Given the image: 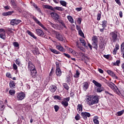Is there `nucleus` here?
Masks as SVG:
<instances>
[{
	"label": "nucleus",
	"instance_id": "b1692460",
	"mask_svg": "<svg viewBox=\"0 0 124 124\" xmlns=\"http://www.w3.org/2000/svg\"><path fill=\"white\" fill-rule=\"evenodd\" d=\"M48 24L53 28V29H57L58 25L57 24H54L52 22H51L50 21H48Z\"/></svg>",
	"mask_w": 124,
	"mask_h": 124
},
{
	"label": "nucleus",
	"instance_id": "a211bd4d",
	"mask_svg": "<svg viewBox=\"0 0 124 124\" xmlns=\"http://www.w3.org/2000/svg\"><path fill=\"white\" fill-rule=\"evenodd\" d=\"M27 32L28 34H29V35H30V36H31V37H32V38H34V39H36L37 38L36 36L34 35V34H33V33H32L31 31L28 30Z\"/></svg>",
	"mask_w": 124,
	"mask_h": 124
},
{
	"label": "nucleus",
	"instance_id": "39448f33",
	"mask_svg": "<svg viewBox=\"0 0 124 124\" xmlns=\"http://www.w3.org/2000/svg\"><path fill=\"white\" fill-rule=\"evenodd\" d=\"M86 101L87 104L89 105V106H92V105H93V95H89L86 98Z\"/></svg>",
	"mask_w": 124,
	"mask_h": 124
},
{
	"label": "nucleus",
	"instance_id": "79ce46f5",
	"mask_svg": "<svg viewBox=\"0 0 124 124\" xmlns=\"http://www.w3.org/2000/svg\"><path fill=\"white\" fill-rule=\"evenodd\" d=\"M9 93L11 95H14V94H15V90H10Z\"/></svg>",
	"mask_w": 124,
	"mask_h": 124
},
{
	"label": "nucleus",
	"instance_id": "09e8293b",
	"mask_svg": "<svg viewBox=\"0 0 124 124\" xmlns=\"http://www.w3.org/2000/svg\"><path fill=\"white\" fill-rule=\"evenodd\" d=\"M121 50L122 52H124V42L122 43L121 46Z\"/></svg>",
	"mask_w": 124,
	"mask_h": 124
},
{
	"label": "nucleus",
	"instance_id": "20e7f679",
	"mask_svg": "<svg viewBox=\"0 0 124 124\" xmlns=\"http://www.w3.org/2000/svg\"><path fill=\"white\" fill-rule=\"evenodd\" d=\"M109 35L111 37V39L113 42H116V41H117V38H118V32L116 31L111 32Z\"/></svg>",
	"mask_w": 124,
	"mask_h": 124
},
{
	"label": "nucleus",
	"instance_id": "f8f14e48",
	"mask_svg": "<svg viewBox=\"0 0 124 124\" xmlns=\"http://www.w3.org/2000/svg\"><path fill=\"white\" fill-rule=\"evenodd\" d=\"M21 21L20 20L17 19H12L11 20V25L12 26H15V25H19L21 23Z\"/></svg>",
	"mask_w": 124,
	"mask_h": 124
},
{
	"label": "nucleus",
	"instance_id": "a19ab883",
	"mask_svg": "<svg viewBox=\"0 0 124 124\" xmlns=\"http://www.w3.org/2000/svg\"><path fill=\"white\" fill-rule=\"evenodd\" d=\"M101 18V13H98L97 15V21H100Z\"/></svg>",
	"mask_w": 124,
	"mask_h": 124
},
{
	"label": "nucleus",
	"instance_id": "69168bd1",
	"mask_svg": "<svg viewBox=\"0 0 124 124\" xmlns=\"http://www.w3.org/2000/svg\"><path fill=\"white\" fill-rule=\"evenodd\" d=\"M117 51H118V50H117V49L114 48V49H113V52H112L113 54V55H116V54H117Z\"/></svg>",
	"mask_w": 124,
	"mask_h": 124
},
{
	"label": "nucleus",
	"instance_id": "de8ad7c7",
	"mask_svg": "<svg viewBox=\"0 0 124 124\" xmlns=\"http://www.w3.org/2000/svg\"><path fill=\"white\" fill-rule=\"evenodd\" d=\"M54 108L55 109V112H58V111H59V109H60V107L58 105L54 106Z\"/></svg>",
	"mask_w": 124,
	"mask_h": 124
},
{
	"label": "nucleus",
	"instance_id": "e2e57ef3",
	"mask_svg": "<svg viewBox=\"0 0 124 124\" xmlns=\"http://www.w3.org/2000/svg\"><path fill=\"white\" fill-rule=\"evenodd\" d=\"M76 11L79 12V11H81L82 10V7H78L76 8Z\"/></svg>",
	"mask_w": 124,
	"mask_h": 124
},
{
	"label": "nucleus",
	"instance_id": "c85d7f7f",
	"mask_svg": "<svg viewBox=\"0 0 124 124\" xmlns=\"http://www.w3.org/2000/svg\"><path fill=\"white\" fill-rule=\"evenodd\" d=\"M14 13V11H9L8 12L3 13L2 14L3 16H8L9 15H11V14Z\"/></svg>",
	"mask_w": 124,
	"mask_h": 124
},
{
	"label": "nucleus",
	"instance_id": "f03ea898",
	"mask_svg": "<svg viewBox=\"0 0 124 124\" xmlns=\"http://www.w3.org/2000/svg\"><path fill=\"white\" fill-rule=\"evenodd\" d=\"M52 33L54 34L55 36V38L58 39L59 41H63L64 40V37L62 36V35L60 33V32H58L55 30L51 31Z\"/></svg>",
	"mask_w": 124,
	"mask_h": 124
},
{
	"label": "nucleus",
	"instance_id": "5701e85b",
	"mask_svg": "<svg viewBox=\"0 0 124 124\" xmlns=\"http://www.w3.org/2000/svg\"><path fill=\"white\" fill-rule=\"evenodd\" d=\"M54 10H58V11H63L64 9L62 8V7L56 6L53 8V11Z\"/></svg>",
	"mask_w": 124,
	"mask_h": 124
},
{
	"label": "nucleus",
	"instance_id": "052dcab7",
	"mask_svg": "<svg viewBox=\"0 0 124 124\" xmlns=\"http://www.w3.org/2000/svg\"><path fill=\"white\" fill-rule=\"evenodd\" d=\"M66 81H67V83H69V82H70V81H71L70 80V76H67Z\"/></svg>",
	"mask_w": 124,
	"mask_h": 124
},
{
	"label": "nucleus",
	"instance_id": "6ab92c4d",
	"mask_svg": "<svg viewBox=\"0 0 124 124\" xmlns=\"http://www.w3.org/2000/svg\"><path fill=\"white\" fill-rule=\"evenodd\" d=\"M77 110L78 113H81L83 111V105L81 104H78V105Z\"/></svg>",
	"mask_w": 124,
	"mask_h": 124
},
{
	"label": "nucleus",
	"instance_id": "e433bc0d",
	"mask_svg": "<svg viewBox=\"0 0 124 124\" xmlns=\"http://www.w3.org/2000/svg\"><path fill=\"white\" fill-rule=\"evenodd\" d=\"M79 76H80V73L79 72V71L77 70L76 74L74 76V78H79Z\"/></svg>",
	"mask_w": 124,
	"mask_h": 124
},
{
	"label": "nucleus",
	"instance_id": "37998d69",
	"mask_svg": "<svg viewBox=\"0 0 124 124\" xmlns=\"http://www.w3.org/2000/svg\"><path fill=\"white\" fill-rule=\"evenodd\" d=\"M63 88H64V89H65V90H67V91H68V90L69 89V87L66 83H63Z\"/></svg>",
	"mask_w": 124,
	"mask_h": 124
},
{
	"label": "nucleus",
	"instance_id": "ddd939ff",
	"mask_svg": "<svg viewBox=\"0 0 124 124\" xmlns=\"http://www.w3.org/2000/svg\"><path fill=\"white\" fill-rule=\"evenodd\" d=\"M107 72L108 73L109 75L114 78L115 79H118V77L116 76L115 73L113 72V71L110 70H108Z\"/></svg>",
	"mask_w": 124,
	"mask_h": 124
},
{
	"label": "nucleus",
	"instance_id": "6e6552de",
	"mask_svg": "<svg viewBox=\"0 0 124 124\" xmlns=\"http://www.w3.org/2000/svg\"><path fill=\"white\" fill-rule=\"evenodd\" d=\"M50 15L54 20L57 21L60 19V16H59V15L56 13L52 12L50 13Z\"/></svg>",
	"mask_w": 124,
	"mask_h": 124
},
{
	"label": "nucleus",
	"instance_id": "9b49d317",
	"mask_svg": "<svg viewBox=\"0 0 124 124\" xmlns=\"http://www.w3.org/2000/svg\"><path fill=\"white\" fill-rule=\"evenodd\" d=\"M108 86L111 89V90H113L114 92H117V90L118 89V87L115 85V84L112 83H108Z\"/></svg>",
	"mask_w": 124,
	"mask_h": 124
},
{
	"label": "nucleus",
	"instance_id": "cd10ccee",
	"mask_svg": "<svg viewBox=\"0 0 124 124\" xmlns=\"http://www.w3.org/2000/svg\"><path fill=\"white\" fill-rule=\"evenodd\" d=\"M44 8H46V9H50V10H52V11H54V8L52 6H50L49 5H44Z\"/></svg>",
	"mask_w": 124,
	"mask_h": 124
},
{
	"label": "nucleus",
	"instance_id": "c03bdc74",
	"mask_svg": "<svg viewBox=\"0 0 124 124\" xmlns=\"http://www.w3.org/2000/svg\"><path fill=\"white\" fill-rule=\"evenodd\" d=\"M78 34L79 35L81 36V37L85 38V36L84 35V33L83 32L82 30H80L79 31H78Z\"/></svg>",
	"mask_w": 124,
	"mask_h": 124
},
{
	"label": "nucleus",
	"instance_id": "4c0bfd02",
	"mask_svg": "<svg viewBox=\"0 0 124 124\" xmlns=\"http://www.w3.org/2000/svg\"><path fill=\"white\" fill-rule=\"evenodd\" d=\"M50 51L52 53H54V54H56L57 55H58V54H60V51H59L56 49H50Z\"/></svg>",
	"mask_w": 124,
	"mask_h": 124
},
{
	"label": "nucleus",
	"instance_id": "6e6d98bb",
	"mask_svg": "<svg viewBox=\"0 0 124 124\" xmlns=\"http://www.w3.org/2000/svg\"><path fill=\"white\" fill-rule=\"evenodd\" d=\"M54 98L55 99H58L59 100H61L62 99V98L61 97V96L58 95H55Z\"/></svg>",
	"mask_w": 124,
	"mask_h": 124
},
{
	"label": "nucleus",
	"instance_id": "4468645a",
	"mask_svg": "<svg viewBox=\"0 0 124 124\" xmlns=\"http://www.w3.org/2000/svg\"><path fill=\"white\" fill-rule=\"evenodd\" d=\"M56 49L61 52H65V49H64V48H63V47H62L61 45L56 46Z\"/></svg>",
	"mask_w": 124,
	"mask_h": 124
},
{
	"label": "nucleus",
	"instance_id": "a878e982",
	"mask_svg": "<svg viewBox=\"0 0 124 124\" xmlns=\"http://www.w3.org/2000/svg\"><path fill=\"white\" fill-rule=\"evenodd\" d=\"M107 21L106 20H103L101 22V25L103 28L105 29L107 27Z\"/></svg>",
	"mask_w": 124,
	"mask_h": 124
},
{
	"label": "nucleus",
	"instance_id": "0eeeda50",
	"mask_svg": "<svg viewBox=\"0 0 124 124\" xmlns=\"http://www.w3.org/2000/svg\"><path fill=\"white\" fill-rule=\"evenodd\" d=\"M18 100H23L26 97V94L23 92L19 93L17 96Z\"/></svg>",
	"mask_w": 124,
	"mask_h": 124
},
{
	"label": "nucleus",
	"instance_id": "c756f323",
	"mask_svg": "<svg viewBox=\"0 0 124 124\" xmlns=\"http://www.w3.org/2000/svg\"><path fill=\"white\" fill-rule=\"evenodd\" d=\"M61 104H62V106L65 108L68 106V103L66 102V101H63L61 102Z\"/></svg>",
	"mask_w": 124,
	"mask_h": 124
},
{
	"label": "nucleus",
	"instance_id": "4be33fe9",
	"mask_svg": "<svg viewBox=\"0 0 124 124\" xmlns=\"http://www.w3.org/2000/svg\"><path fill=\"white\" fill-rule=\"evenodd\" d=\"M32 52L34 55H39V54H40V52H39V50H38V48L37 47H35Z\"/></svg>",
	"mask_w": 124,
	"mask_h": 124
},
{
	"label": "nucleus",
	"instance_id": "5fc2aeb1",
	"mask_svg": "<svg viewBox=\"0 0 124 124\" xmlns=\"http://www.w3.org/2000/svg\"><path fill=\"white\" fill-rule=\"evenodd\" d=\"M75 119L76 121H79V120H80V115L78 114H77L75 116Z\"/></svg>",
	"mask_w": 124,
	"mask_h": 124
},
{
	"label": "nucleus",
	"instance_id": "473e14b6",
	"mask_svg": "<svg viewBox=\"0 0 124 124\" xmlns=\"http://www.w3.org/2000/svg\"><path fill=\"white\" fill-rule=\"evenodd\" d=\"M67 18L68 19V21L69 22H70V23L71 24H73V23H74V21L73 20V18H72V17L70 16H67Z\"/></svg>",
	"mask_w": 124,
	"mask_h": 124
},
{
	"label": "nucleus",
	"instance_id": "412c9836",
	"mask_svg": "<svg viewBox=\"0 0 124 124\" xmlns=\"http://www.w3.org/2000/svg\"><path fill=\"white\" fill-rule=\"evenodd\" d=\"M93 84L96 86V87H97L98 88H101V84L100 83H98L97 81H96L95 80H93Z\"/></svg>",
	"mask_w": 124,
	"mask_h": 124
},
{
	"label": "nucleus",
	"instance_id": "bb28decb",
	"mask_svg": "<svg viewBox=\"0 0 124 124\" xmlns=\"http://www.w3.org/2000/svg\"><path fill=\"white\" fill-rule=\"evenodd\" d=\"M9 85H10V88L11 89H14V88H15V82L12 80H11L10 81Z\"/></svg>",
	"mask_w": 124,
	"mask_h": 124
},
{
	"label": "nucleus",
	"instance_id": "603ef678",
	"mask_svg": "<svg viewBox=\"0 0 124 124\" xmlns=\"http://www.w3.org/2000/svg\"><path fill=\"white\" fill-rule=\"evenodd\" d=\"M121 62V61L120 60H117L115 62H114L113 63V65H119Z\"/></svg>",
	"mask_w": 124,
	"mask_h": 124
},
{
	"label": "nucleus",
	"instance_id": "7c9ffc66",
	"mask_svg": "<svg viewBox=\"0 0 124 124\" xmlns=\"http://www.w3.org/2000/svg\"><path fill=\"white\" fill-rule=\"evenodd\" d=\"M33 6L36 9V10L38 12H40V13H41V10H40V8H38L37 6V5H36L35 3H33Z\"/></svg>",
	"mask_w": 124,
	"mask_h": 124
},
{
	"label": "nucleus",
	"instance_id": "f257e3e1",
	"mask_svg": "<svg viewBox=\"0 0 124 124\" xmlns=\"http://www.w3.org/2000/svg\"><path fill=\"white\" fill-rule=\"evenodd\" d=\"M28 70L31 71V75H35L36 74V70L35 69V67L31 61L28 62Z\"/></svg>",
	"mask_w": 124,
	"mask_h": 124
},
{
	"label": "nucleus",
	"instance_id": "2eb2a0df",
	"mask_svg": "<svg viewBox=\"0 0 124 124\" xmlns=\"http://www.w3.org/2000/svg\"><path fill=\"white\" fill-rule=\"evenodd\" d=\"M56 90H57V86H56L55 85H51L49 87V91L51 93H55V92H56Z\"/></svg>",
	"mask_w": 124,
	"mask_h": 124
},
{
	"label": "nucleus",
	"instance_id": "58836bf2",
	"mask_svg": "<svg viewBox=\"0 0 124 124\" xmlns=\"http://www.w3.org/2000/svg\"><path fill=\"white\" fill-rule=\"evenodd\" d=\"M13 45L16 48H19V43L18 42H14L13 43Z\"/></svg>",
	"mask_w": 124,
	"mask_h": 124
},
{
	"label": "nucleus",
	"instance_id": "ea45409f",
	"mask_svg": "<svg viewBox=\"0 0 124 124\" xmlns=\"http://www.w3.org/2000/svg\"><path fill=\"white\" fill-rule=\"evenodd\" d=\"M60 2L61 3V5H62V6H66V2H65L64 0H60Z\"/></svg>",
	"mask_w": 124,
	"mask_h": 124
},
{
	"label": "nucleus",
	"instance_id": "3c124183",
	"mask_svg": "<svg viewBox=\"0 0 124 124\" xmlns=\"http://www.w3.org/2000/svg\"><path fill=\"white\" fill-rule=\"evenodd\" d=\"M124 110H122L120 111H118L117 112V115H118L117 116H122V115H123V114H124Z\"/></svg>",
	"mask_w": 124,
	"mask_h": 124
},
{
	"label": "nucleus",
	"instance_id": "f3484780",
	"mask_svg": "<svg viewBox=\"0 0 124 124\" xmlns=\"http://www.w3.org/2000/svg\"><path fill=\"white\" fill-rule=\"evenodd\" d=\"M99 47L101 50H104L105 48V43L103 41H101V43H100V45L99 46Z\"/></svg>",
	"mask_w": 124,
	"mask_h": 124
},
{
	"label": "nucleus",
	"instance_id": "2f4dec72",
	"mask_svg": "<svg viewBox=\"0 0 124 124\" xmlns=\"http://www.w3.org/2000/svg\"><path fill=\"white\" fill-rule=\"evenodd\" d=\"M79 40L81 44H82V46H86V41H85V40H84L83 38H80L79 39Z\"/></svg>",
	"mask_w": 124,
	"mask_h": 124
},
{
	"label": "nucleus",
	"instance_id": "680f3d73",
	"mask_svg": "<svg viewBox=\"0 0 124 124\" xmlns=\"http://www.w3.org/2000/svg\"><path fill=\"white\" fill-rule=\"evenodd\" d=\"M63 55H64V56H65V57H66L67 58H68V59H70V58H71L70 55L68 54L63 53Z\"/></svg>",
	"mask_w": 124,
	"mask_h": 124
},
{
	"label": "nucleus",
	"instance_id": "0e129e2a",
	"mask_svg": "<svg viewBox=\"0 0 124 124\" xmlns=\"http://www.w3.org/2000/svg\"><path fill=\"white\" fill-rule=\"evenodd\" d=\"M78 23L79 24V25H81V23H82V19H81V18H78Z\"/></svg>",
	"mask_w": 124,
	"mask_h": 124
},
{
	"label": "nucleus",
	"instance_id": "1a4fd4ad",
	"mask_svg": "<svg viewBox=\"0 0 124 124\" xmlns=\"http://www.w3.org/2000/svg\"><path fill=\"white\" fill-rule=\"evenodd\" d=\"M92 99L93 105V104H97V103H98V101H99V98H98V96L92 95Z\"/></svg>",
	"mask_w": 124,
	"mask_h": 124
},
{
	"label": "nucleus",
	"instance_id": "7ed1b4c3",
	"mask_svg": "<svg viewBox=\"0 0 124 124\" xmlns=\"http://www.w3.org/2000/svg\"><path fill=\"white\" fill-rule=\"evenodd\" d=\"M32 19H33V20H34V21L35 22V23H36V24H37V25L40 26V27L42 28V29L45 30V31H46L47 32L50 33V31L49 30H48V29L45 26H44V25H43V24H42V23L40 22V21H39V20H38V19H37V18H36V17L35 16H33Z\"/></svg>",
	"mask_w": 124,
	"mask_h": 124
},
{
	"label": "nucleus",
	"instance_id": "8fccbe9b",
	"mask_svg": "<svg viewBox=\"0 0 124 124\" xmlns=\"http://www.w3.org/2000/svg\"><path fill=\"white\" fill-rule=\"evenodd\" d=\"M79 55L80 57H84V58H86V59H89L88 56H85V54L82 52H79Z\"/></svg>",
	"mask_w": 124,
	"mask_h": 124
},
{
	"label": "nucleus",
	"instance_id": "49530a36",
	"mask_svg": "<svg viewBox=\"0 0 124 124\" xmlns=\"http://www.w3.org/2000/svg\"><path fill=\"white\" fill-rule=\"evenodd\" d=\"M97 93H101L103 91V89L101 87H98L96 89Z\"/></svg>",
	"mask_w": 124,
	"mask_h": 124
},
{
	"label": "nucleus",
	"instance_id": "bf43d9fd",
	"mask_svg": "<svg viewBox=\"0 0 124 124\" xmlns=\"http://www.w3.org/2000/svg\"><path fill=\"white\" fill-rule=\"evenodd\" d=\"M70 100V97H66V98H64L63 101H66L68 103V101Z\"/></svg>",
	"mask_w": 124,
	"mask_h": 124
},
{
	"label": "nucleus",
	"instance_id": "393cba45",
	"mask_svg": "<svg viewBox=\"0 0 124 124\" xmlns=\"http://www.w3.org/2000/svg\"><path fill=\"white\" fill-rule=\"evenodd\" d=\"M93 122L95 124H99V121H98V116H94L93 118Z\"/></svg>",
	"mask_w": 124,
	"mask_h": 124
},
{
	"label": "nucleus",
	"instance_id": "f704fd0d",
	"mask_svg": "<svg viewBox=\"0 0 124 124\" xmlns=\"http://www.w3.org/2000/svg\"><path fill=\"white\" fill-rule=\"evenodd\" d=\"M92 46L93 48H94V49H96V50H97V42H93L92 43Z\"/></svg>",
	"mask_w": 124,
	"mask_h": 124
},
{
	"label": "nucleus",
	"instance_id": "338daca9",
	"mask_svg": "<svg viewBox=\"0 0 124 124\" xmlns=\"http://www.w3.org/2000/svg\"><path fill=\"white\" fill-rule=\"evenodd\" d=\"M76 29H77V31H78L81 30L80 26H79L78 25H76Z\"/></svg>",
	"mask_w": 124,
	"mask_h": 124
},
{
	"label": "nucleus",
	"instance_id": "72a5a7b5",
	"mask_svg": "<svg viewBox=\"0 0 124 124\" xmlns=\"http://www.w3.org/2000/svg\"><path fill=\"white\" fill-rule=\"evenodd\" d=\"M11 5L14 8L17 6V4H16V1H15V0H11Z\"/></svg>",
	"mask_w": 124,
	"mask_h": 124
},
{
	"label": "nucleus",
	"instance_id": "c9c22d12",
	"mask_svg": "<svg viewBox=\"0 0 124 124\" xmlns=\"http://www.w3.org/2000/svg\"><path fill=\"white\" fill-rule=\"evenodd\" d=\"M0 37L4 40V39H5V32H3L0 34Z\"/></svg>",
	"mask_w": 124,
	"mask_h": 124
},
{
	"label": "nucleus",
	"instance_id": "13d9d810",
	"mask_svg": "<svg viewBox=\"0 0 124 124\" xmlns=\"http://www.w3.org/2000/svg\"><path fill=\"white\" fill-rule=\"evenodd\" d=\"M66 48H67V50H68L70 53H73V49H72V48L68 47H67Z\"/></svg>",
	"mask_w": 124,
	"mask_h": 124
},
{
	"label": "nucleus",
	"instance_id": "423d86ee",
	"mask_svg": "<svg viewBox=\"0 0 124 124\" xmlns=\"http://www.w3.org/2000/svg\"><path fill=\"white\" fill-rule=\"evenodd\" d=\"M36 34L41 37H43V36L45 37V33H44V32L42 30L39 29L36 30Z\"/></svg>",
	"mask_w": 124,
	"mask_h": 124
},
{
	"label": "nucleus",
	"instance_id": "a18cd8bd",
	"mask_svg": "<svg viewBox=\"0 0 124 124\" xmlns=\"http://www.w3.org/2000/svg\"><path fill=\"white\" fill-rule=\"evenodd\" d=\"M92 41L93 42H98L97 37H96V36H93L92 37Z\"/></svg>",
	"mask_w": 124,
	"mask_h": 124
},
{
	"label": "nucleus",
	"instance_id": "9d476101",
	"mask_svg": "<svg viewBox=\"0 0 124 124\" xmlns=\"http://www.w3.org/2000/svg\"><path fill=\"white\" fill-rule=\"evenodd\" d=\"M81 116L84 120H87L88 118H90V117H91V114L87 112H81Z\"/></svg>",
	"mask_w": 124,
	"mask_h": 124
},
{
	"label": "nucleus",
	"instance_id": "774afa93",
	"mask_svg": "<svg viewBox=\"0 0 124 124\" xmlns=\"http://www.w3.org/2000/svg\"><path fill=\"white\" fill-rule=\"evenodd\" d=\"M119 16L120 18H123V12L122 11H119Z\"/></svg>",
	"mask_w": 124,
	"mask_h": 124
},
{
	"label": "nucleus",
	"instance_id": "aec40b11",
	"mask_svg": "<svg viewBox=\"0 0 124 124\" xmlns=\"http://www.w3.org/2000/svg\"><path fill=\"white\" fill-rule=\"evenodd\" d=\"M56 74L57 76L60 77L62 75V71L60 68H56Z\"/></svg>",
	"mask_w": 124,
	"mask_h": 124
},
{
	"label": "nucleus",
	"instance_id": "dca6fc26",
	"mask_svg": "<svg viewBox=\"0 0 124 124\" xmlns=\"http://www.w3.org/2000/svg\"><path fill=\"white\" fill-rule=\"evenodd\" d=\"M83 89L84 91H87V90L89 89V83L87 82H83Z\"/></svg>",
	"mask_w": 124,
	"mask_h": 124
},
{
	"label": "nucleus",
	"instance_id": "4d7b16f0",
	"mask_svg": "<svg viewBox=\"0 0 124 124\" xmlns=\"http://www.w3.org/2000/svg\"><path fill=\"white\" fill-rule=\"evenodd\" d=\"M13 67L14 69H15V70H17V69H18V67L17 66V65H16V64L14 63L13 64Z\"/></svg>",
	"mask_w": 124,
	"mask_h": 124
},
{
	"label": "nucleus",
	"instance_id": "864d4df0",
	"mask_svg": "<svg viewBox=\"0 0 124 124\" xmlns=\"http://www.w3.org/2000/svg\"><path fill=\"white\" fill-rule=\"evenodd\" d=\"M17 64V65H20L21 64V62H20V60L19 59H16L15 62Z\"/></svg>",
	"mask_w": 124,
	"mask_h": 124
}]
</instances>
